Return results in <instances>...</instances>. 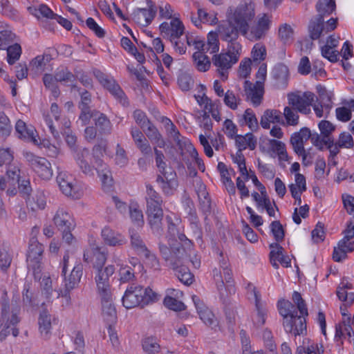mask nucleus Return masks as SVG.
Masks as SVG:
<instances>
[{
    "instance_id": "obj_1",
    "label": "nucleus",
    "mask_w": 354,
    "mask_h": 354,
    "mask_svg": "<svg viewBox=\"0 0 354 354\" xmlns=\"http://www.w3.org/2000/svg\"><path fill=\"white\" fill-rule=\"evenodd\" d=\"M292 301L295 304L288 300H280L277 306L279 314L283 317L285 330L297 336L303 334L306 330V317L308 313L306 302L299 292H293Z\"/></svg>"
},
{
    "instance_id": "obj_2",
    "label": "nucleus",
    "mask_w": 354,
    "mask_h": 354,
    "mask_svg": "<svg viewBox=\"0 0 354 354\" xmlns=\"http://www.w3.org/2000/svg\"><path fill=\"white\" fill-rule=\"evenodd\" d=\"M159 250L166 265L174 270L178 280L185 285L192 283L194 276L185 265L187 261L185 249L180 244L169 248L166 245L159 243Z\"/></svg>"
},
{
    "instance_id": "obj_3",
    "label": "nucleus",
    "mask_w": 354,
    "mask_h": 354,
    "mask_svg": "<svg viewBox=\"0 0 354 354\" xmlns=\"http://www.w3.org/2000/svg\"><path fill=\"white\" fill-rule=\"evenodd\" d=\"M159 299V295L150 288H144L141 286L131 285L127 289L122 297V304L127 308L138 306H146Z\"/></svg>"
},
{
    "instance_id": "obj_4",
    "label": "nucleus",
    "mask_w": 354,
    "mask_h": 354,
    "mask_svg": "<svg viewBox=\"0 0 354 354\" xmlns=\"http://www.w3.org/2000/svg\"><path fill=\"white\" fill-rule=\"evenodd\" d=\"M255 15V5L251 0H244L235 7H229L226 11V17L242 30V34H246Z\"/></svg>"
},
{
    "instance_id": "obj_5",
    "label": "nucleus",
    "mask_w": 354,
    "mask_h": 354,
    "mask_svg": "<svg viewBox=\"0 0 354 354\" xmlns=\"http://www.w3.org/2000/svg\"><path fill=\"white\" fill-rule=\"evenodd\" d=\"M44 250V245L39 243L35 238H32L30 240L27 263L28 268L32 272L35 280L39 281L41 279V260Z\"/></svg>"
},
{
    "instance_id": "obj_6",
    "label": "nucleus",
    "mask_w": 354,
    "mask_h": 354,
    "mask_svg": "<svg viewBox=\"0 0 354 354\" xmlns=\"http://www.w3.org/2000/svg\"><path fill=\"white\" fill-rule=\"evenodd\" d=\"M337 27V19L330 18L324 24V19L321 17L312 18L308 24V35L312 40H319V42Z\"/></svg>"
},
{
    "instance_id": "obj_7",
    "label": "nucleus",
    "mask_w": 354,
    "mask_h": 354,
    "mask_svg": "<svg viewBox=\"0 0 354 354\" xmlns=\"http://www.w3.org/2000/svg\"><path fill=\"white\" fill-rule=\"evenodd\" d=\"M93 72L100 84L108 90L116 100L124 106L129 105V101L125 93L112 77L104 73L99 69H94Z\"/></svg>"
},
{
    "instance_id": "obj_8",
    "label": "nucleus",
    "mask_w": 354,
    "mask_h": 354,
    "mask_svg": "<svg viewBox=\"0 0 354 354\" xmlns=\"http://www.w3.org/2000/svg\"><path fill=\"white\" fill-rule=\"evenodd\" d=\"M69 260L68 254H65L63 257V261L61 264L62 266V275L64 277L65 288L64 294L62 295L68 301L71 300L69 292L75 288L80 282L82 276V266L80 263L74 266L71 274L66 277V271Z\"/></svg>"
},
{
    "instance_id": "obj_9",
    "label": "nucleus",
    "mask_w": 354,
    "mask_h": 354,
    "mask_svg": "<svg viewBox=\"0 0 354 354\" xmlns=\"http://www.w3.org/2000/svg\"><path fill=\"white\" fill-rule=\"evenodd\" d=\"M57 183L62 193L72 198L78 199L83 195V189L80 184L66 171L59 172Z\"/></svg>"
},
{
    "instance_id": "obj_10",
    "label": "nucleus",
    "mask_w": 354,
    "mask_h": 354,
    "mask_svg": "<svg viewBox=\"0 0 354 354\" xmlns=\"http://www.w3.org/2000/svg\"><path fill=\"white\" fill-rule=\"evenodd\" d=\"M30 167L43 180H48L53 176V169L50 162L44 157L35 156L32 153L25 155Z\"/></svg>"
},
{
    "instance_id": "obj_11",
    "label": "nucleus",
    "mask_w": 354,
    "mask_h": 354,
    "mask_svg": "<svg viewBox=\"0 0 354 354\" xmlns=\"http://www.w3.org/2000/svg\"><path fill=\"white\" fill-rule=\"evenodd\" d=\"M114 272L115 268L112 265L95 270L94 280L99 295L111 293L110 277L113 274Z\"/></svg>"
},
{
    "instance_id": "obj_12",
    "label": "nucleus",
    "mask_w": 354,
    "mask_h": 354,
    "mask_svg": "<svg viewBox=\"0 0 354 354\" xmlns=\"http://www.w3.org/2000/svg\"><path fill=\"white\" fill-rule=\"evenodd\" d=\"M271 22L270 17L268 15L263 14L258 19L257 24L252 26L249 25L246 34H242V35L250 41L260 40L266 36L269 30Z\"/></svg>"
},
{
    "instance_id": "obj_13",
    "label": "nucleus",
    "mask_w": 354,
    "mask_h": 354,
    "mask_svg": "<svg viewBox=\"0 0 354 354\" xmlns=\"http://www.w3.org/2000/svg\"><path fill=\"white\" fill-rule=\"evenodd\" d=\"M315 97V94L311 92H305L302 95L290 93L288 95V104L299 112L308 114Z\"/></svg>"
},
{
    "instance_id": "obj_14",
    "label": "nucleus",
    "mask_w": 354,
    "mask_h": 354,
    "mask_svg": "<svg viewBox=\"0 0 354 354\" xmlns=\"http://www.w3.org/2000/svg\"><path fill=\"white\" fill-rule=\"evenodd\" d=\"M217 32L219 34V38L224 41H233L237 40L239 35H242V30L231 21V19L226 17L225 20L221 21L217 26Z\"/></svg>"
},
{
    "instance_id": "obj_15",
    "label": "nucleus",
    "mask_w": 354,
    "mask_h": 354,
    "mask_svg": "<svg viewBox=\"0 0 354 354\" xmlns=\"http://www.w3.org/2000/svg\"><path fill=\"white\" fill-rule=\"evenodd\" d=\"M159 29L164 38L169 39L171 42H173L176 39H180L183 35L185 27L179 19L174 18L169 23H162Z\"/></svg>"
},
{
    "instance_id": "obj_16",
    "label": "nucleus",
    "mask_w": 354,
    "mask_h": 354,
    "mask_svg": "<svg viewBox=\"0 0 354 354\" xmlns=\"http://www.w3.org/2000/svg\"><path fill=\"white\" fill-rule=\"evenodd\" d=\"M107 259V250L104 247H92L84 251L83 259L84 262L93 263L96 270L104 268Z\"/></svg>"
},
{
    "instance_id": "obj_17",
    "label": "nucleus",
    "mask_w": 354,
    "mask_h": 354,
    "mask_svg": "<svg viewBox=\"0 0 354 354\" xmlns=\"http://www.w3.org/2000/svg\"><path fill=\"white\" fill-rule=\"evenodd\" d=\"M147 8H137L133 12V20L142 26L149 25L156 15V7L151 0L147 1Z\"/></svg>"
},
{
    "instance_id": "obj_18",
    "label": "nucleus",
    "mask_w": 354,
    "mask_h": 354,
    "mask_svg": "<svg viewBox=\"0 0 354 354\" xmlns=\"http://www.w3.org/2000/svg\"><path fill=\"white\" fill-rule=\"evenodd\" d=\"M19 169L17 167H10L6 171V178L0 177V189L4 190L8 188L7 193L9 195H15L17 193L16 185L19 184Z\"/></svg>"
},
{
    "instance_id": "obj_19",
    "label": "nucleus",
    "mask_w": 354,
    "mask_h": 354,
    "mask_svg": "<svg viewBox=\"0 0 354 354\" xmlns=\"http://www.w3.org/2000/svg\"><path fill=\"white\" fill-rule=\"evenodd\" d=\"M317 133H312L307 127H303L299 131L294 133L290 138V143L293 150L296 153H304V143L309 139L312 141L314 135Z\"/></svg>"
},
{
    "instance_id": "obj_20",
    "label": "nucleus",
    "mask_w": 354,
    "mask_h": 354,
    "mask_svg": "<svg viewBox=\"0 0 354 354\" xmlns=\"http://www.w3.org/2000/svg\"><path fill=\"white\" fill-rule=\"evenodd\" d=\"M74 159L80 169L86 175H93L94 166L90 162L91 153L88 149L84 147L75 151Z\"/></svg>"
},
{
    "instance_id": "obj_21",
    "label": "nucleus",
    "mask_w": 354,
    "mask_h": 354,
    "mask_svg": "<svg viewBox=\"0 0 354 354\" xmlns=\"http://www.w3.org/2000/svg\"><path fill=\"white\" fill-rule=\"evenodd\" d=\"M221 268L223 269V273L224 276V279L221 276V272L215 269L214 272V279L216 281V286L220 292V295L221 297L225 296L224 292H223V288L225 286V282L226 283V286L229 288V290H234V288L232 286V270L227 268V263L223 262L221 264Z\"/></svg>"
},
{
    "instance_id": "obj_22",
    "label": "nucleus",
    "mask_w": 354,
    "mask_h": 354,
    "mask_svg": "<svg viewBox=\"0 0 354 354\" xmlns=\"http://www.w3.org/2000/svg\"><path fill=\"white\" fill-rule=\"evenodd\" d=\"M271 75L276 88L283 89L286 88L289 79L288 66L282 63H279L273 67Z\"/></svg>"
},
{
    "instance_id": "obj_23",
    "label": "nucleus",
    "mask_w": 354,
    "mask_h": 354,
    "mask_svg": "<svg viewBox=\"0 0 354 354\" xmlns=\"http://www.w3.org/2000/svg\"><path fill=\"white\" fill-rule=\"evenodd\" d=\"M212 63L217 68V71L223 80H226L227 79L228 70L236 62H234V60L228 54L220 53L214 55Z\"/></svg>"
},
{
    "instance_id": "obj_24",
    "label": "nucleus",
    "mask_w": 354,
    "mask_h": 354,
    "mask_svg": "<svg viewBox=\"0 0 354 354\" xmlns=\"http://www.w3.org/2000/svg\"><path fill=\"white\" fill-rule=\"evenodd\" d=\"M272 249L270 252V259L272 266L275 268H279V261L283 267L288 268L291 266L290 259L283 254V248L278 243H273L270 245Z\"/></svg>"
},
{
    "instance_id": "obj_25",
    "label": "nucleus",
    "mask_w": 354,
    "mask_h": 354,
    "mask_svg": "<svg viewBox=\"0 0 354 354\" xmlns=\"http://www.w3.org/2000/svg\"><path fill=\"white\" fill-rule=\"evenodd\" d=\"M244 91L247 100H250L252 104L257 106L261 104L264 93V87L252 84L248 80L244 82Z\"/></svg>"
},
{
    "instance_id": "obj_26",
    "label": "nucleus",
    "mask_w": 354,
    "mask_h": 354,
    "mask_svg": "<svg viewBox=\"0 0 354 354\" xmlns=\"http://www.w3.org/2000/svg\"><path fill=\"white\" fill-rule=\"evenodd\" d=\"M161 175H158L156 178V182L160 184V187L164 193L166 194H171L173 190L176 189L178 187V181L176 180V174L174 171L168 172L164 171L160 172Z\"/></svg>"
},
{
    "instance_id": "obj_27",
    "label": "nucleus",
    "mask_w": 354,
    "mask_h": 354,
    "mask_svg": "<svg viewBox=\"0 0 354 354\" xmlns=\"http://www.w3.org/2000/svg\"><path fill=\"white\" fill-rule=\"evenodd\" d=\"M55 225L59 230L65 231L73 229L75 224L72 216L64 208L57 209L53 218Z\"/></svg>"
},
{
    "instance_id": "obj_28",
    "label": "nucleus",
    "mask_w": 354,
    "mask_h": 354,
    "mask_svg": "<svg viewBox=\"0 0 354 354\" xmlns=\"http://www.w3.org/2000/svg\"><path fill=\"white\" fill-rule=\"evenodd\" d=\"M19 309H12L10 311V306L6 299L1 301V320L4 324L6 329L9 328L11 326H15L19 319L17 317Z\"/></svg>"
},
{
    "instance_id": "obj_29",
    "label": "nucleus",
    "mask_w": 354,
    "mask_h": 354,
    "mask_svg": "<svg viewBox=\"0 0 354 354\" xmlns=\"http://www.w3.org/2000/svg\"><path fill=\"white\" fill-rule=\"evenodd\" d=\"M101 234L104 242L110 246H120L127 242L125 238L121 234L109 227H104Z\"/></svg>"
},
{
    "instance_id": "obj_30",
    "label": "nucleus",
    "mask_w": 354,
    "mask_h": 354,
    "mask_svg": "<svg viewBox=\"0 0 354 354\" xmlns=\"http://www.w3.org/2000/svg\"><path fill=\"white\" fill-rule=\"evenodd\" d=\"M270 123L285 124L281 111L276 109H267L263 112L260 120L261 126L265 129H268L270 127Z\"/></svg>"
},
{
    "instance_id": "obj_31",
    "label": "nucleus",
    "mask_w": 354,
    "mask_h": 354,
    "mask_svg": "<svg viewBox=\"0 0 354 354\" xmlns=\"http://www.w3.org/2000/svg\"><path fill=\"white\" fill-rule=\"evenodd\" d=\"M102 303V315L108 321H112L116 318V310L113 304L112 293L99 295Z\"/></svg>"
},
{
    "instance_id": "obj_32",
    "label": "nucleus",
    "mask_w": 354,
    "mask_h": 354,
    "mask_svg": "<svg viewBox=\"0 0 354 354\" xmlns=\"http://www.w3.org/2000/svg\"><path fill=\"white\" fill-rule=\"evenodd\" d=\"M131 135L135 145L143 154L148 155L151 153V147L140 130L136 127H132Z\"/></svg>"
},
{
    "instance_id": "obj_33",
    "label": "nucleus",
    "mask_w": 354,
    "mask_h": 354,
    "mask_svg": "<svg viewBox=\"0 0 354 354\" xmlns=\"http://www.w3.org/2000/svg\"><path fill=\"white\" fill-rule=\"evenodd\" d=\"M13 259V252L10 244L3 242L0 244V269L6 272L10 267Z\"/></svg>"
},
{
    "instance_id": "obj_34",
    "label": "nucleus",
    "mask_w": 354,
    "mask_h": 354,
    "mask_svg": "<svg viewBox=\"0 0 354 354\" xmlns=\"http://www.w3.org/2000/svg\"><path fill=\"white\" fill-rule=\"evenodd\" d=\"M312 143L313 145L317 147L319 150H322L324 147H326L327 149L330 151V158L334 159L335 156H336L339 152V148H342L339 146L337 142L334 143V139H331L329 141H324V142H320V136L319 134L314 135L312 139Z\"/></svg>"
},
{
    "instance_id": "obj_35",
    "label": "nucleus",
    "mask_w": 354,
    "mask_h": 354,
    "mask_svg": "<svg viewBox=\"0 0 354 354\" xmlns=\"http://www.w3.org/2000/svg\"><path fill=\"white\" fill-rule=\"evenodd\" d=\"M151 142L156 145V147L164 148L166 143L158 129L152 122L142 129Z\"/></svg>"
},
{
    "instance_id": "obj_36",
    "label": "nucleus",
    "mask_w": 354,
    "mask_h": 354,
    "mask_svg": "<svg viewBox=\"0 0 354 354\" xmlns=\"http://www.w3.org/2000/svg\"><path fill=\"white\" fill-rule=\"evenodd\" d=\"M38 324L41 337L45 339H48L51 330V317L46 310L40 313Z\"/></svg>"
},
{
    "instance_id": "obj_37",
    "label": "nucleus",
    "mask_w": 354,
    "mask_h": 354,
    "mask_svg": "<svg viewBox=\"0 0 354 354\" xmlns=\"http://www.w3.org/2000/svg\"><path fill=\"white\" fill-rule=\"evenodd\" d=\"M163 211L158 212L147 213V220L152 230L156 235L160 236L163 232L162 227Z\"/></svg>"
},
{
    "instance_id": "obj_38",
    "label": "nucleus",
    "mask_w": 354,
    "mask_h": 354,
    "mask_svg": "<svg viewBox=\"0 0 354 354\" xmlns=\"http://www.w3.org/2000/svg\"><path fill=\"white\" fill-rule=\"evenodd\" d=\"M239 123L241 126H248L252 131H256L259 129L257 118L251 109H247L245 111L244 113L240 117Z\"/></svg>"
},
{
    "instance_id": "obj_39",
    "label": "nucleus",
    "mask_w": 354,
    "mask_h": 354,
    "mask_svg": "<svg viewBox=\"0 0 354 354\" xmlns=\"http://www.w3.org/2000/svg\"><path fill=\"white\" fill-rule=\"evenodd\" d=\"M15 131L19 138L29 141H36L35 138V130L32 127H28L26 124L21 120H18L15 124Z\"/></svg>"
},
{
    "instance_id": "obj_40",
    "label": "nucleus",
    "mask_w": 354,
    "mask_h": 354,
    "mask_svg": "<svg viewBox=\"0 0 354 354\" xmlns=\"http://www.w3.org/2000/svg\"><path fill=\"white\" fill-rule=\"evenodd\" d=\"M236 145L239 147L240 151L249 148L250 150H254L257 146V139L251 133L245 134V136H236Z\"/></svg>"
},
{
    "instance_id": "obj_41",
    "label": "nucleus",
    "mask_w": 354,
    "mask_h": 354,
    "mask_svg": "<svg viewBox=\"0 0 354 354\" xmlns=\"http://www.w3.org/2000/svg\"><path fill=\"white\" fill-rule=\"evenodd\" d=\"M197 312L201 319L205 325L211 327L212 328L218 326V321L214 313L205 306L201 305V306H198Z\"/></svg>"
},
{
    "instance_id": "obj_42",
    "label": "nucleus",
    "mask_w": 354,
    "mask_h": 354,
    "mask_svg": "<svg viewBox=\"0 0 354 354\" xmlns=\"http://www.w3.org/2000/svg\"><path fill=\"white\" fill-rule=\"evenodd\" d=\"M94 121L100 134L109 135L111 133L112 124L105 114L98 111Z\"/></svg>"
},
{
    "instance_id": "obj_43",
    "label": "nucleus",
    "mask_w": 354,
    "mask_h": 354,
    "mask_svg": "<svg viewBox=\"0 0 354 354\" xmlns=\"http://www.w3.org/2000/svg\"><path fill=\"white\" fill-rule=\"evenodd\" d=\"M335 0H319L316 4L318 14L315 17L321 16L324 19V15H329L335 10Z\"/></svg>"
},
{
    "instance_id": "obj_44",
    "label": "nucleus",
    "mask_w": 354,
    "mask_h": 354,
    "mask_svg": "<svg viewBox=\"0 0 354 354\" xmlns=\"http://www.w3.org/2000/svg\"><path fill=\"white\" fill-rule=\"evenodd\" d=\"M131 245L138 255H142L148 250L140 235L134 230L130 231Z\"/></svg>"
},
{
    "instance_id": "obj_45",
    "label": "nucleus",
    "mask_w": 354,
    "mask_h": 354,
    "mask_svg": "<svg viewBox=\"0 0 354 354\" xmlns=\"http://www.w3.org/2000/svg\"><path fill=\"white\" fill-rule=\"evenodd\" d=\"M193 60L196 68L201 72L207 71L210 66L208 57L202 51H197L193 54Z\"/></svg>"
},
{
    "instance_id": "obj_46",
    "label": "nucleus",
    "mask_w": 354,
    "mask_h": 354,
    "mask_svg": "<svg viewBox=\"0 0 354 354\" xmlns=\"http://www.w3.org/2000/svg\"><path fill=\"white\" fill-rule=\"evenodd\" d=\"M256 313L252 317V322L257 327L262 326L266 319L267 309L266 305L261 302L255 304Z\"/></svg>"
},
{
    "instance_id": "obj_47",
    "label": "nucleus",
    "mask_w": 354,
    "mask_h": 354,
    "mask_svg": "<svg viewBox=\"0 0 354 354\" xmlns=\"http://www.w3.org/2000/svg\"><path fill=\"white\" fill-rule=\"evenodd\" d=\"M318 126L321 133L319 135L321 142L333 139L331 133L335 131V127L331 122L328 120H322Z\"/></svg>"
},
{
    "instance_id": "obj_48",
    "label": "nucleus",
    "mask_w": 354,
    "mask_h": 354,
    "mask_svg": "<svg viewBox=\"0 0 354 354\" xmlns=\"http://www.w3.org/2000/svg\"><path fill=\"white\" fill-rule=\"evenodd\" d=\"M279 37L283 44H291L294 40L293 29L287 24L281 26L279 28Z\"/></svg>"
},
{
    "instance_id": "obj_49",
    "label": "nucleus",
    "mask_w": 354,
    "mask_h": 354,
    "mask_svg": "<svg viewBox=\"0 0 354 354\" xmlns=\"http://www.w3.org/2000/svg\"><path fill=\"white\" fill-rule=\"evenodd\" d=\"M106 145L104 142L94 145L92 149V156L97 167H102L104 165L102 158L106 151Z\"/></svg>"
},
{
    "instance_id": "obj_50",
    "label": "nucleus",
    "mask_w": 354,
    "mask_h": 354,
    "mask_svg": "<svg viewBox=\"0 0 354 354\" xmlns=\"http://www.w3.org/2000/svg\"><path fill=\"white\" fill-rule=\"evenodd\" d=\"M142 348L147 354H156L160 351V346L152 337H146L142 340Z\"/></svg>"
},
{
    "instance_id": "obj_51",
    "label": "nucleus",
    "mask_w": 354,
    "mask_h": 354,
    "mask_svg": "<svg viewBox=\"0 0 354 354\" xmlns=\"http://www.w3.org/2000/svg\"><path fill=\"white\" fill-rule=\"evenodd\" d=\"M200 206L204 212H209L211 209V200L205 187H201L197 192Z\"/></svg>"
},
{
    "instance_id": "obj_52",
    "label": "nucleus",
    "mask_w": 354,
    "mask_h": 354,
    "mask_svg": "<svg viewBox=\"0 0 354 354\" xmlns=\"http://www.w3.org/2000/svg\"><path fill=\"white\" fill-rule=\"evenodd\" d=\"M218 38L219 34L217 31L216 32H210L207 35V41L205 49L210 53L218 52L219 50Z\"/></svg>"
},
{
    "instance_id": "obj_53",
    "label": "nucleus",
    "mask_w": 354,
    "mask_h": 354,
    "mask_svg": "<svg viewBox=\"0 0 354 354\" xmlns=\"http://www.w3.org/2000/svg\"><path fill=\"white\" fill-rule=\"evenodd\" d=\"M7 61L10 65H12L17 61L21 54V48L19 44H15L10 45L7 48Z\"/></svg>"
},
{
    "instance_id": "obj_54",
    "label": "nucleus",
    "mask_w": 354,
    "mask_h": 354,
    "mask_svg": "<svg viewBox=\"0 0 354 354\" xmlns=\"http://www.w3.org/2000/svg\"><path fill=\"white\" fill-rule=\"evenodd\" d=\"M98 175L101 179L102 186L105 188L109 189L113 185V178L111 171L105 167L96 168Z\"/></svg>"
},
{
    "instance_id": "obj_55",
    "label": "nucleus",
    "mask_w": 354,
    "mask_h": 354,
    "mask_svg": "<svg viewBox=\"0 0 354 354\" xmlns=\"http://www.w3.org/2000/svg\"><path fill=\"white\" fill-rule=\"evenodd\" d=\"M15 35L9 29L0 30V50L6 49L14 41Z\"/></svg>"
},
{
    "instance_id": "obj_56",
    "label": "nucleus",
    "mask_w": 354,
    "mask_h": 354,
    "mask_svg": "<svg viewBox=\"0 0 354 354\" xmlns=\"http://www.w3.org/2000/svg\"><path fill=\"white\" fill-rule=\"evenodd\" d=\"M12 125L4 112H0V136L8 137L12 131Z\"/></svg>"
},
{
    "instance_id": "obj_57",
    "label": "nucleus",
    "mask_w": 354,
    "mask_h": 354,
    "mask_svg": "<svg viewBox=\"0 0 354 354\" xmlns=\"http://www.w3.org/2000/svg\"><path fill=\"white\" fill-rule=\"evenodd\" d=\"M55 78L56 82H73L75 77L73 73L66 67H61L57 68L55 73Z\"/></svg>"
},
{
    "instance_id": "obj_58",
    "label": "nucleus",
    "mask_w": 354,
    "mask_h": 354,
    "mask_svg": "<svg viewBox=\"0 0 354 354\" xmlns=\"http://www.w3.org/2000/svg\"><path fill=\"white\" fill-rule=\"evenodd\" d=\"M227 42L228 43L227 47V51L225 53L230 55L234 62H237L241 55V45L237 40Z\"/></svg>"
},
{
    "instance_id": "obj_59",
    "label": "nucleus",
    "mask_w": 354,
    "mask_h": 354,
    "mask_svg": "<svg viewBox=\"0 0 354 354\" xmlns=\"http://www.w3.org/2000/svg\"><path fill=\"white\" fill-rule=\"evenodd\" d=\"M298 111L293 107L286 106L283 111V115L288 125L295 126L299 123Z\"/></svg>"
},
{
    "instance_id": "obj_60",
    "label": "nucleus",
    "mask_w": 354,
    "mask_h": 354,
    "mask_svg": "<svg viewBox=\"0 0 354 354\" xmlns=\"http://www.w3.org/2000/svg\"><path fill=\"white\" fill-rule=\"evenodd\" d=\"M225 104L232 110H236L240 104L241 99L236 96L232 91L228 90L224 95Z\"/></svg>"
},
{
    "instance_id": "obj_61",
    "label": "nucleus",
    "mask_w": 354,
    "mask_h": 354,
    "mask_svg": "<svg viewBox=\"0 0 354 354\" xmlns=\"http://www.w3.org/2000/svg\"><path fill=\"white\" fill-rule=\"evenodd\" d=\"M270 230L277 242L282 241L284 239V230L279 221H274L271 223Z\"/></svg>"
},
{
    "instance_id": "obj_62",
    "label": "nucleus",
    "mask_w": 354,
    "mask_h": 354,
    "mask_svg": "<svg viewBox=\"0 0 354 354\" xmlns=\"http://www.w3.org/2000/svg\"><path fill=\"white\" fill-rule=\"evenodd\" d=\"M12 160L13 155L9 149H0V167L6 165L7 171L10 167H16L10 164Z\"/></svg>"
},
{
    "instance_id": "obj_63",
    "label": "nucleus",
    "mask_w": 354,
    "mask_h": 354,
    "mask_svg": "<svg viewBox=\"0 0 354 354\" xmlns=\"http://www.w3.org/2000/svg\"><path fill=\"white\" fill-rule=\"evenodd\" d=\"M270 145L271 149L276 152L280 158L285 159L288 157L286 145L283 142L277 140H270Z\"/></svg>"
},
{
    "instance_id": "obj_64",
    "label": "nucleus",
    "mask_w": 354,
    "mask_h": 354,
    "mask_svg": "<svg viewBox=\"0 0 354 354\" xmlns=\"http://www.w3.org/2000/svg\"><path fill=\"white\" fill-rule=\"evenodd\" d=\"M165 306L175 311H180L185 309V304L180 301L174 298L171 296H167L164 299Z\"/></svg>"
}]
</instances>
